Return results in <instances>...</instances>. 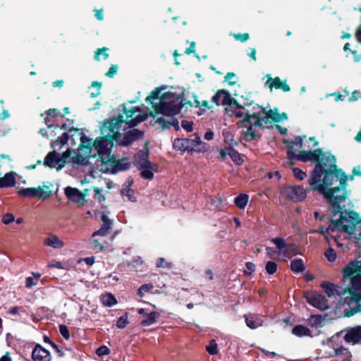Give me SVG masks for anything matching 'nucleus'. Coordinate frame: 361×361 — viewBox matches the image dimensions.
Masks as SVG:
<instances>
[{"label": "nucleus", "instance_id": "obj_18", "mask_svg": "<svg viewBox=\"0 0 361 361\" xmlns=\"http://www.w3.org/2000/svg\"><path fill=\"white\" fill-rule=\"evenodd\" d=\"M226 110L231 111L232 114L237 118L245 117L244 119H247L250 116H252V115L248 114L247 110L238 104L233 98H232L231 102H229V105L226 108Z\"/></svg>", "mask_w": 361, "mask_h": 361}, {"label": "nucleus", "instance_id": "obj_13", "mask_svg": "<svg viewBox=\"0 0 361 361\" xmlns=\"http://www.w3.org/2000/svg\"><path fill=\"white\" fill-rule=\"evenodd\" d=\"M346 186H347V182H345V184L340 185V187L331 188H329V190H328V191H330L331 192H332L334 194L333 197H335V198L337 196L344 195L343 200H342L341 201L338 200V201H336L335 202H331L329 198H326V200L328 201V202L331 205V207H332V212L334 214H337V213L341 212L340 204L341 202H343L346 200V198L348 197V192L346 190Z\"/></svg>", "mask_w": 361, "mask_h": 361}, {"label": "nucleus", "instance_id": "obj_57", "mask_svg": "<svg viewBox=\"0 0 361 361\" xmlns=\"http://www.w3.org/2000/svg\"><path fill=\"white\" fill-rule=\"evenodd\" d=\"M92 87H95L96 90L94 91V92H92L90 93V96L92 97H97L100 94V88L102 87V84L100 82H93L92 83Z\"/></svg>", "mask_w": 361, "mask_h": 361}, {"label": "nucleus", "instance_id": "obj_50", "mask_svg": "<svg viewBox=\"0 0 361 361\" xmlns=\"http://www.w3.org/2000/svg\"><path fill=\"white\" fill-rule=\"evenodd\" d=\"M335 355L336 356L342 355L343 356V359H346L350 356V352L347 348L341 346L335 349Z\"/></svg>", "mask_w": 361, "mask_h": 361}, {"label": "nucleus", "instance_id": "obj_32", "mask_svg": "<svg viewBox=\"0 0 361 361\" xmlns=\"http://www.w3.org/2000/svg\"><path fill=\"white\" fill-rule=\"evenodd\" d=\"M54 185L50 182H44L42 186L37 187L39 189V198L44 200L52 195V188Z\"/></svg>", "mask_w": 361, "mask_h": 361}, {"label": "nucleus", "instance_id": "obj_43", "mask_svg": "<svg viewBox=\"0 0 361 361\" xmlns=\"http://www.w3.org/2000/svg\"><path fill=\"white\" fill-rule=\"evenodd\" d=\"M68 137V134L67 133H63L54 142L52 143V147H56L57 146L61 147L67 143Z\"/></svg>", "mask_w": 361, "mask_h": 361}, {"label": "nucleus", "instance_id": "obj_23", "mask_svg": "<svg viewBox=\"0 0 361 361\" xmlns=\"http://www.w3.org/2000/svg\"><path fill=\"white\" fill-rule=\"evenodd\" d=\"M220 154L222 159H225L226 156H229L233 161L238 165L242 164L244 161L241 154L231 147L221 149Z\"/></svg>", "mask_w": 361, "mask_h": 361}, {"label": "nucleus", "instance_id": "obj_58", "mask_svg": "<svg viewBox=\"0 0 361 361\" xmlns=\"http://www.w3.org/2000/svg\"><path fill=\"white\" fill-rule=\"evenodd\" d=\"M94 199L98 200L99 202L104 201L105 197L102 194V190L99 188H94Z\"/></svg>", "mask_w": 361, "mask_h": 361}, {"label": "nucleus", "instance_id": "obj_2", "mask_svg": "<svg viewBox=\"0 0 361 361\" xmlns=\"http://www.w3.org/2000/svg\"><path fill=\"white\" fill-rule=\"evenodd\" d=\"M121 121L111 118L104 121L101 128L102 136L97 137L93 142V148L101 157L103 165L111 163L113 156H110L113 142L119 144L121 138Z\"/></svg>", "mask_w": 361, "mask_h": 361}, {"label": "nucleus", "instance_id": "obj_40", "mask_svg": "<svg viewBox=\"0 0 361 361\" xmlns=\"http://www.w3.org/2000/svg\"><path fill=\"white\" fill-rule=\"evenodd\" d=\"M249 196L241 193L235 198L234 202L239 209H244L247 204Z\"/></svg>", "mask_w": 361, "mask_h": 361}, {"label": "nucleus", "instance_id": "obj_27", "mask_svg": "<svg viewBox=\"0 0 361 361\" xmlns=\"http://www.w3.org/2000/svg\"><path fill=\"white\" fill-rule=\"evenodd\" d=\"M267 77L268 79L266 82V85L270 88L271 90L273 87H275L276 89H281L284 92L290 91V87L286 81H281L279 77H276L274 78H272L269 75H267Z\"/></svg>", "mask_w": 361, "mask_h": 361}, {"label": "nucleus", "instance_id": "obj_36", "mask_svg": "<svg viewBox=\"0 0 361 361\" xmlns=\"http://www.w3.org/2000/svg\"><path fill=\"white\" fill-rule=\"evenodd\" d=\"M292 333L298 337L311 336L310 330L303 325H296L294 326L292 329Z\"/></svg>", "mask_w": 361, "mask_h": 361}, {"label": "nucleus", "instance_id": "obj_46", "mask_svg": "<svg viewBox=\"0 0 361 361\" xmlns=\"http://www.w3.org/2000/svg\"><path fill=\"white\" fill-rule=\"evenodd\" d=\"M121 194L123 196L127 197L128 199L130 202H136V198L134 196V190H133L128 188H124L121 190Z\"/></svg>", "mask_w": 361, "mask_h": 361}, {"label": "nucleus", "instance_id": "obj_20", "mask_svg": "<svg viewBox=\"0 0 361 361\" xmlns=\"http://www.w3.org/2000/svg\"><path fill=\"white\" fill-rule=\"evenodd\" d=\"M65 194L68 199L81 205L84 204L86 202L85 195L77 188L72 187H67L65 188Z\"/></svg>", "mask_w": 361, "mask_h": 361}, {"label": "nucleus", "instance_id": "obj_47", "mask_svg": "<svg viewBox=\"0 0 361 361\" xmlns=\"http://www.w3.org/2000/svg\"><path fill=\"white\" fill-rule=\"evenodd\" d=\"M207 351L210 355H216L218 353V345L215 340H212L206 348Z\"/></svg>", "mask_w": 361, "mask_h": 361}, {"label": "nucleus", "instance_id": "obj_3", "mask_svg": "<svg viewBox=\"0 0 361 361\" xmlns=\"http://www.w3.org/2000/svg\"><path fill=\"white\" fill-rule=\"evenodd\" d=\"M95 155L96 153L90 154V149L87 148H78L76 150L68 149L61 154L53 151L47 154L44 164L47 166L59 171L63 168L66 163H71L73 166L88 165L90 157Z\"/></svg>", "mask_w": 361, "mask_h": 361}, {"label": "nucleus", "instance_id": "obj_41", "mask_svg": "<svg viewBox=\"0 0 361 361\" xmlns=\"http://www.w3.org/2000/svg\"><path fill=\"white\" fill-rule=\"evenodd\" d=\"M92 140L85 135H82L80 137V144L78 148L89 149L90 153H92Z\"/></svg>", "mask_w": 361, "mask_h": 361}, {"label": "nucleus", "instance_id": "obj_9", "mask_svg": "<svg viewBox=\"0 0 361 361\" xmlns=\"http://www.w3.org/2000/svg\"><path fill=\"white\" fill-rule=\"evenodd\" d=\"M287 153L290 160L296 159L297 160L303 162H306L307 161H320L324 164V165H326V156H328V154L323 153L320 149H316L314 151H300L298 154H296L294 152L292 151L291 149H288Z\"/></svg>", "mask_w": 361, "mask_h": 361}, {"label": "nucleus", "instance_id": "obj_19", "mask_svg": "<svg viewBox=\"0 0 361 361\" xmlns=\"http://www.w3.org/2000/svg\"><path fill=\"white\" fill-rule=\"evenodd\" d=\"M147 153H142V159L139 160L137 164L142 169V177L146 179H152L154 176V173L151 166V163L147 159Z\"/></svg>", "mask_w": 361, "mask_h": 361}, {"label": "nucleus", "instance_id": "obj_37", "mask_svg": "<svg viewBox=\"0 0 361 361\" xmlns=\"http://www.w3.org/2000/svg\"><path fill=\"white\" fill-rule=\"evenodd\" d=\"M159 317V314L157 312H152L147 315V318L143 319L140 324L142 326H149L154 324Z\"/></svg>", "mask_w": 361, "mask_h": 361}, {"label": "nucleus", "instance_id": "obj_12", "mask_svg": "<svg viewBox=\"0 0 361 361\" xmlns=\"http://www.w3.org/2000/svg\"><path fill=\"white\" fill-rule=\"evenodd\" d=\"M281 193L285 198L293 202H301L307 196V190L300 185L284 187Z\"/></svg>", "mask_w": 361, "mask_h": 361}, {"label": "nucleus", "instance_id": "obj_54", "mask_svg": "<svg viewBox=\"0 0 361 361\" xmlns=\"http://www.w3.org/2000/svg\"><path fill=\"white\" fill-rule=\"evenodd\" d=\"M96 353L98 356L107 355L110 353V350L106 345H102L98 348L96 350Z\"/></svg>", "mask_w": 361, "mask_h": 361}, {"label": "nucleus", "instance_id": "obj_22", "mask_svg": "<svg viewBox=\"0 0 361 361\" xmlns=\"http://www.w3.org/2000/svg\"><path fill=\"white\" fill-rule=\"evenodd\" d=\"M32 358L33 361H51V357L49 351L37 345L32 350Z\"/></svg>", "mask_w": 361, "mask_h": 361}, {"label": "nucleus", "instance_id": "obj_52", "mask_svg": "<svg viewBox=\"0 0 361 361\" xmlns=\"http://www.w3.org/2000/svg\"><path fill=\"white\" fill-rule=\"evenodd\" d=\"M325 257L329 262H333L336 259V254L331 247H329L325 252Z\"/></svg>", "mask_w": 361, "mask_h": 361}, {"label": "nucleus", "instance_id": "obj_53", "mask_svg": "<svg viewBox=\"0 0 361 361\" xmlns=\"http://www.w3.org/2000/svg\"><path fill=\"white\" fill-rule=\"evenodd\" d=\"M106 51H107V49H106V48L97 49V51L95 52V54H94V59L97 61H99L101 54H102V56H104V59H107L109 55L106 53Z\"/></svg>", "mask_w": 361, "mask_h": 361}, {"label": "nucleus", "instance_id": "obj_16", "mask_svg": "<svg viewBox=\"0 0 361 361\" xmlns=\"http://www.w3.org/2000/svg\"><path fill=\"white\" fill-rule=\"evenodd\" d=\"M101 220L102 221L101 228L92 233V238H95L97 236H106L111 230L113 221L108 217L107 214L103 213L101 216Z\"/></svg>", "mask_w": 361, "mask_h": 361}, {"label": "nucleus", "instance_id": "obj_60", "mask_svg": "<svg viewBox=\"0 0 361 361\" xmlns=\"http://www.w3.org/2000/svg\"><path fill=\"white\" fill-rule=\"evenodd\" d=\"M235 79V75L233 73H228L225 76V80L231 85L236 83V80Z\"/></svg>", "mask_w": 361, "mask_h": 361}, {"label": "nucleus", "instance_id": "obj_30", "mask_svg": "<svg viewBox=\"0 0 361 361\" xmlns=\"http://www.w3.org/2000/svg\"><path fill=\"white\" fill-rule=\"evenodd\" d=\"M104 166H106L104 170L108 171L109 166H111V173H116L118 171L127 170L130 166V164L128 162H124V163L117 162V163H116V160H115L114 157H113L111 163H110V162L105 163L104 164Z\"/></svg>", "mask_w": 361, "mask_h": 361}, {"label": "nucleus", "instance_id": "obj_42", "mask_svg": "<svg viewBox=\"0 0 361 361\" xmlns=\"http://www.w3.org/2000/svg\"><path fill=\"white\" fill-rule=\"evenodd\" d=\"M2 114V116L0 115V136L5 135L10 130L9 128L5 127L2 125L3 121L9 117V114L7 111L4 110Z\"/></svg>", "mask_w": 361, "mask_h": 361}, {"label": "nucleus", "instance_id": "obj_51", "mask_svg": "<svg viewBox=\"0 0 361 361\" xmlns=\"http://www.w3.org/2000/svg\"><path fill=\"white\" fill-rule=\"evenodd\" d=\"M265 269L269 274H273L277 270V264L274 262L269 261L267 263Z\"/></svg>", "mask_w": 361, "mask_h": 361}, {"label": "nucleus", "instance_id": "obj_29", "mask_svg": "<svg viewBox=\"0 0 361 361\" xmlns=\"http://www.w3.org/2000/svg\"><path fill=\"white\" fill-rule=\"evenodd\" d=\"M156 123L161 126L164 128H169L171 126H173L176 130H178L180 128L178 121L173 116H168V118L163 116L159 117L157 118Z\"/></svg>", "mask_w": 361, "mask_h": 361}, {"label": "nucleus", "instance_id": "obj_35", "mask_svg": "<svg viewBox=\"0 0 361 361\" xmlns=\"http://www.w3.org/2000/svg\"><path fill=\"white\" fill-rule=\"evenodd\" d=\"M47 117L44 118V121L48 128H50L54 125V119L56 118L60 112L56 109H49L47 112Z\"/></svg>", "mask_w": 361, "mask_h": 361}, {"label": "nucleus", "instance_id": "obj_38", "mask_svg": "<svg viewBox=\"0 0 361 361\" xmlns=\"http://www.w3.org/2000/svg\"><path fill=\"white\" fill-rule=\"evenodd\" d=\"M102 304L106 307H112L117 303L115 296L111 293H106L101 296Z\"/></svg>", "mask_w": 361, "mask_h": 361}, {"label": "nucleus", "instance_id": "obj_31", "mask_svg": "<svg viewBox=\"0 0 361 361\" xmlns=\"http://www.w3.org/2000/svg\"><path fill=\"white\" fill-rule=\"evenodd\" d=\"M44 243L46 246L51 247L54 249H60L64 247L65 244L57 235L50 234L47 237Z\"/></svg>", "mask_w": 361, "mask_h": 361}, {"label": "nucleus", "instance_id": "obj_11", "mask_svg": "<svg viewBox=\"0 0 361 361\" xmlns=\"http://www.w3.org/2000/svg\"><path fill=\"white\" fill-rule=\"evenodd\" d=\"M257 115L259 118V120L255 119L254 122H259L261 124H264V126L271 123V121L279 122L288 118L287 115L285 113L279 114L277 109L266 111L265 109H263Z\"/></svg>", "mask_w": 361, "mask_h": 361}, {"label": "nucleus", "instance_id": "obj_14", "mask_svg": "<svg viewBox=\"0 0 361 361\" xmlns=\"http://www.w3.org/2000/svg\"><path fill=\"white\" fill-rule=\"evenodd\" d=\"M345 333L344 341L353 345H361V325L346 328L343 331Z\"/></svg>", "mask_w": 361, "mask_h": 361}, {"label": "nucleus", "instance_id": "obj_45", "mask_svg": "<svg viewBox=\"0 0 361 361\" xmlns=\"http://www.w3.org/2000/svg\"><path fill=\"white\" fill-rule=\"evenodd\" d=\"M128 314L126 313L123 316L120 317L116 322V326L118 329H124L128 324Z\"/></svg>", "mask_w": 361, "mask_h": 361}, {"label": "nucleus", "instance_id": "obj_56", "mask_svg": "<svg viewBox=\"0 0 361 361\" xmlns=\"http://www.w3.org/2000/svg\"><path fill=\"white\" fill-rule=\"evenodd\" d=\"M92 245L93 247L99 251H102L104 250V246L102 242L99 240L97 237L92 238Z\"/></svg>", "mask_w": 361, "mask_h": 361}, {"label": "nucleus", "instance_id": "obj_10", "mask_svg": "<svg viewBox=\"0 0 361 361\" xmlns=\"http://www.w3.org/2000/svg\"><path fill=\"white\" fill-rule=\"evenodd\" d=\"M255 119L259 120V118L256 114H253L252 116L244 119L243 121V128L245 129L243 130L244 139L246 141H251L259 136V133L257 130V127H265L264 124H261L259 122H254Z\"/></svg>", "mask_w": 361, "mask_h": 361}, {"label": "nucleus", "instance_id": "obj_64", "mask_svg": "<svg viewBox=\"0 0 361 361\" xmlns=\"http://www.w3.org/2000/svg\"><path fill=\"white\" fill-rule=\"evenodd\" d=\"M37 282H35L33 279L30 276L26 278L25 281V287L27 288H31L32 286H36Z\"/></svg>", "mask_w": 361, "mask_h": 361}, {"label": "nucleus", "instance_id": "obj_4", "mask_svg": "<svg viewBox=\"0 0 361 361\" xmlns=\"http://www.w3.org/2000/svg\"><path fill=\"white\" fill-rule=\"evenodd\" d=\"M326 165L324 166H329V171H325L324 178L322 179V183L316 185L313 190L318 191L321 194H322L325 198H329L331 202H336L338 200H342L344 198V195L337 196L335 197H333V193L329 190V187L332 186L335 181H339L340 185L345 184L348 178L346 174L340 169H336V166L335 165L336 158L328 153V156H326Z\"/></svg>", "mask_w": 361, "mask_h": 361}, {"label": "nucleus", "instance_id": "obj_17", "mask_svg": "<svg viewBox=\"0 0 361 361\" xmlns=\"http://www.w3.org/2000/svg\"><path fill=\"white\" fill-rule=\"evenodd\" d=\"M324 164L321 161H319L314 170L312 171L310 178L308 180L309 184L312 187V189L317 185L321 183V178L322 175L325 173V170L324 169Z\"/></svg>", "mask_w": 361, "mask_h": 361}, {"label": "nucleus", "instance_id": "obj_48", "mask_svg": "<svg viewBox=\"0 0 361 361\" xmlns=\"http://www.w3.org/2000/svg\"><path fill=\"white\" fill-rule=\"evenodd\" d=\"M161 92V89L156 88L154 90H153L150 94L146 98L147 102H149L151 104H153L154 101L155 99H157L159 98V94Z\"/></svg>", "mask_w": 361, "mask_h": 361}, {"label": "nucleus", "instance_id": "obj_1", "mask_svg": "<svg viewBox=\"0 0 361 361\" xmlns=\"http://www.w3.org/2000/svg\"><path fill=\"white\" fill-rule=\"evenodd\" d=\"M343 276L350 279L348 287L350 295L344 298L343 303L349 309H345V316L350 317L361 312V260L355 259L350 262L342 270Z\"/></svg>", "mask_w": 361, "mask_h": 361}, {"label": "nucleus", "instance_id": "obj_59", "mask_svg": "<svg viewBox=\"0 0 361 361\" xmlns=\"http://www.w3.org/2000/svg\"><path fill=\"white\" fill-rule=\"evenodd\" d=\"M14 219V216L12 214L7 213L3 216L2 222L4 224H9L10 223L13 222Z\"/></svg>", "mask_w": 361, "mask_h": 361}, {"label": "nucleus", "instance_id": "obj_61", "mask_svg": "<svg viewBox=\"0 0 361 361\" xmlns=\"http://www.w3.org/2000/svg\"><path fill=\"white\" fill-rule=\"evenodd\" d=\"M192 121L183 120L181 123V126L187 132H191L192 130Z\"/></svg>", "mask_w": 361, "mask_h": 361}, {"label": "nucleus", "instance_id": "obj_49", "mask_svg": "<svg viewBox=\"0 0 361 361\" xmlns=\"http://www.w3.org/2000/svg\"><path fill=\"white\" fill-rule=\"evenodd\" d=\"M293 173L295 178L300 180H304L307 176L306 173L304 172L303 171H302L299 168H296V167L293 168Z\"/></svg>", "mask_w": 361, "mask_h": 361}, {"label": "nucleus", "instance_id": "obj_28", "mask_svg": "<svg viewBox=\"0 0 361 361\" xmlns=\"http://www.w3.org/2000/svg\"><path fill=\"white\" fill-rule=\"evenodd\" d=\"M245 323L247 326L255 329L263 325L264 319L263 317L258 314H247L245 315Z\"/></svg>", "mask_w": 361, "mask_h": 361}, {"label": "nucleus", "instance_id": "obj_34", "mask_svg": "<svg viewBox=\"0 0 361 361\" xmlns=\"http://www.w3.org/2000/svg\"><path fill=\"white\" fill-rule=\"evenodd\" d=\"M18 195L25 197L33 198L37 197L39 198L38 188H22L18 192Z\"/></svg>", "mask_w": 361, "mask_h": 361}, {"label": "nucleus", "instance_id": "obj_7", "mask_svg": "<svg viewBox=\"0 0 361 361\" xmlns=\"http://www.w3.org/2000/svg\"><path fill=\"white\" fill-rule=\"evenodd\" d=\"M122 108L123 113L113 118L121 121V127L124 125L123 130L136 126L147 118L146 114L142 113L140 107L132 106L126 107L125 105H122Z\"/></svg>", "mask_w": 361, "mask_h": 361}, {"label": "nucleus", "instance_id": "obj_6", "mask_svg": "<svg viewBox=\"0 0 361 361\" xmlns=\"http://www.w3.org/2000/svg\"><path fill=\"white\" fill-rule=\"evenodd\" d=\"M156 113L166 116H173L180 113L183 108L182 99L171 93L161 97L159 104L153 106Z\"/></svg>", "mask_w": 361, "mask_h": 361}, {"label": "nucleus", "instance_id": "obj_44", "mask_svg": "<svg viewBox=\"0 0 361 361\" xmlns=\"http://www.w3.org/2000/svg\"><path fill=\"white\" fill-rule=\"evenodd\" d=\"M302 138L300 136H298L295 138L292 145L288 147V149H291L293 152L298 151L302 148Z\"/></svg>", "mask_w": 361, "mask_h": 361}, {"label": "nucleus", "instance_id": "obj_26", "mask_svg": "<svg viewBox=\"0 0 361 361\" xmlns=\"http://www.w3.org/2000/svg\"><path fill=\"white\" fill-rule=\"evenodd\" d=\"M231 99L232 97L230 94L224 90L218 91L212 98V102L216 104L217 106L223 105L228 106L229 102H231Z\"/></svg>", "mask_w": 361, "mask_h": 361}, {"label": "nucleus", "instance_id": "obj_55", "mask_svg": "<svg viewBox=\"0 0 361 361\" xmlns=\"http://www.w3.org/2000/svg\"><path fill=\"white\" fill-rule=\"evenodd\" d=\"M59 331L61 336L66 338V340L70 338V333L68 327L64 324H61L59 326Z\"/></svg>", "mask_w": 361, "mask_h": 361}, {"label": "nucleus", "instance_id": "obj_62", "mask_svg": "<svg viewBox=\"0 0 361 361\" xmlns=\"http://www.w3.org/2000/svg\"><path fill=\"white\" fill-rule=\"evenodd\" d=\"M172 266V264L171 263H166L165 262V259L163 257H160L157 260V267H167V268H171Z\"/></svg>", "mask_w": 361, "mask_h": 361}, {"label": "nucleus", "instance_id": "obj_21", "mask_svg": "<svg viewBox=\"0 0 361 361\" xmlns=\"http://www.w3.org/2000/svg\"><path fill=\"white\" fill-rule=\"evenodd\" d=\"M142 135L143 131H141L138 129L130 130L123 137L122 135L121 134L119 144L123 146H127L131 144L135 140L141 138Z\"/></svg>", "mask_w": 361, "mask_h": 361}, {"label": "nucleus", "instance_id": "obj_63", "mask_svg": "<svg viewBox=\"0 0 361 361\" xmlns=\"http://www.w3.org/2000/svg\"><path fill=\"white\" fill-rule=\"evenodd\" d=\"M234 37L237 40H240L242 42H246L249 39V35L247 33L234 35Z\"/></svg>", "mask_w": 361, "mask_h": 361}, {"label": "nucleus", "instance_id": "obj_39", "mask_svg": "<svg viewBox=\"0 0 361 361\" xmlns=\"http://www.w3.org/2000/svg\"><path fill=\"white\" fill-rule=\"evenodd\" d=\"M290 269L294 273H300L305 271V267L302 259H294L290 263Z\"/></svg>", "mask_w": 361, "mask_h": 361}, {"label": "nucleus", "instance_id": "obj_33", "mask_svg": "<svg viewBox=\"0 0 361 361\" xmlns=\"http://www.w3.org/2000/svg\"><path fill=\"white\" fill-rule=\"evenodd\" d=\"M16 184L14 173L12 172L6 173L2 178H0V188L12 187Z\"/></svg>", "mask_w": 361, "mask_h": 361}, {"label": "nucleus", "instance_id": "obj_15", "mask_svg": "<svg viewBox=\"0 0 361 361\" xmlns=\"http://www.w3.org/2000/svg\"><path fill=\"white\" fill-rule=\"evenodd\" d=\"M307 300L310 305L321 310H325L330 307L328 300L322 294L312 293L307 297Z\"/></svg>", "mask_w": 361, "mask_h": 361}, {"label": "nucleus", "instance_id": "obj_24", "mask_svg": "<svg viewBox=\"0 0 361 361\" xmlns=\"http://www.w3.org/2000/svg\"><path fill=\"white\" fill-rule=\"evenodd\" d=\"M321 287L329 298H336L343 293L341 287L330 282H323L321 284Z\"/></svg>", "mask_w": 361, "mask_h": 361}, {"label": "nucleus", "instance_id": "obj_8", "mask_svg": "<svg viewBox=\"0 0 361 361\" xmlns=\"http://www.w3.org/2000/svg\"><path fill=\"white\" fill-rule=\"evenodd\" d=\"M176 150L181 152L195 151L205 152L208 149L209 145L202 142L201 137L197 133L193 134L190 138H176L173 143Z\"/></svg>", "mask_w": 361, "mask_h": 361}, {"label": "nucleus", "instance_id": "obj_5", "mask_svg": "<svg viewBox=\"0 0 361 361\" xmlns=\"http://www.w3.org/2000/svg\"><path fill=\"white\" fill-rule=\"evenodd\" d=\"M357 214L354 212H341L337 220H331L326 229L328 233L341 231L353 235L356 244L361 247V223L355 224Z\"/></svg>", "mask_w": 361, "mask_h": 361}, {"label": "nucleus", "instance_id": "obj_25", "mask_svg": "<svg viewBox=\"0 0 361 361\" xmlns=\"http://www.w3.org/2000/svg\"><path fill=\"white\" fill-rule=\"evenodd\" d=\"M271 242L273 243L279 252L283 257H288L291 252V245L287 244L285 240L282 238H274L271 239Z\"/></svg>", "mask_w": 361, "mask_h": 361}]
</instances>
